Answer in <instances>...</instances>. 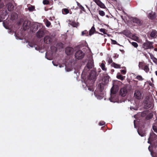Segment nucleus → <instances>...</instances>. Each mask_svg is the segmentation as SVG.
<instances>
[{"mask_svg": "<svg viewBox=\"0 0 157 157\" xmlns=\"http://www.w3.org/2000/svg\"><path fill=\"white\" fill-rule=\"evenodd\" d=\"M96 78V72L94 70H92L90 73L87 80L85 82L86 85L89 90L92 92L94 91L93 85Z\"/></svg>", "mask_w": 157, "mask_h": 157, "instance_id": "nucleus-1", "label": "nucleus"}, {"mask_svg": "<svg viewBox=\"0 0 157 157\" xmlns=\"http://www.w3.org/2000/svg\"><path fill=\"white\" fill-rule=\"evenodd\" d=\"M93 2H95L96 3H93L91 2L90 6V13L92 14V13H94L97 10V5H98L100 8L103 9H105L106 8V6L104 3H103L100 0H92Z\"/></svg>", "mask_w": 157, "mask_h": 157, "instance_id": "nucleus-2", "label": "nucleus"}, {"mask_svg": "<svg viewBox=\"0 0 157 157\" xmlns=\"http://www.w3.org/2000/svg\"><path fill=\"white\" fill-rule=\"evenodd\" d=\"M153 43L147 40V42L144 43L142 44V47L144 50H146L148 49H151L154 48L153 45Z\"/></svg>", "mask_w": 157, "mask_h": 157, "instance_id": "nucleus-3", "label": "nucleus"}, {"mask_svg": "<svg viewBox=\"0 0 157 157\" xmlns=\"http://www.w3.org/2000/svg\"><path fill=\"white\" fill-rule=\"evenodd\" d=\"M131 20L133 23L136 24V25L141 26L143 24V21L136 17H131Z\"/></svg>", "mask_w": 157, "mask_h": 157, "instance_id": "nucleus-4", "label": "nucleus"}, {"mask_svg": "<svg viewBox=\"0 0 157 157\" xmlns=\"http://www.w3.org/2000/svg\"><path fill=\"white\" fill-rule=\"evenodd\" d=\"M85 56V53L81 50L77 51L75 54V57L78 59H83Z\"/></svg>", "mask_w": 157, "mask_h": 157, "instance_id": "nucleus-5", "label": "nucleus"}, {"mask_svg": "<svg viewBox=\"0 0 157 157\" xmlns=\"http://www.w3.org/2000/svg\"><path fill=\"white\" fill-rule=\"evenodd\" d=\"M144 106L147 109L151 108L153 105V102L150 101L148 99L144 100Z\"/></svg>", "mask_w": 157, "mask_h": 157, "instance_id": "nucleus-6", "label": "nucleus"}, {"mask_svg": "<svg viewBox=\"0 0 157 157\" xmlns=\"http://www.w3.org/2000/svg\"><path fill=\"white\" fill-rule=\"evenodd\" d=\"M128 92L126 87H123L119 91V94L122 97H125Z\"/></svg>", "mask_w": 157, "mask_h": 157, "instance_id": "nucleus-7", "label": "nucleus"}, {"mask_svg": "<svg viewBox=\"0 0 157 157\" xmlns=\"http://www.w3.org/2000/svg\"><path fill=\"white\" fill-rule=\"evenodd\" d=\"M134 96L137 99H141L142 97L141 91L137 90H136L134 93Z\"/></svg>", "mask_w": 157, "mask_h": 157, "instance_id": "nucleus-8", "label": "nucleus"}, {"mask_svg": "<svg viewBox=\"0 0 157 157\" xmlns=\"http://www.w3.org/2000/svg\"><path fill=\"white\" fill-rule=\"evenodd\" d=\"M118 91V89L116 86H113L110 90L111 92V98H109L110 101H112L111 100V98H112L113 94H115L117 93Z\"/></svg>", "mask_w": 157, "mask_h": 157, "instance_id": "nucleus-9", "label": "nucleus"}, {"mask_svg": "<svg viewBox=\"0 0 157 157\" xmlns=\"http://www.w3.org/2000/svg\"><path fill=\"white\" fill-rule=\"evenodd\" d=\"M44 42L47 44H51L52 42V38L49 36H45L44 39Z\"/></svg>", "mask_w": 157, "mask_h": 157, "instance_id": "nucleus-10", "label": "nucleus"}, {"mask_svg": "<svg viewBox=\"0 0 157 157\" xmlns=\"http://www.w3.org/2000/svg\"><path fill=\"white\" fill-rule=\"evenodd\" d=\"M94 33H98L102 35H103V34L100 33L96 31L94 27V25L92 27L91 29H90V30L89 31V35L91 36Z\"/></svg>", "mask_w": 157, "mask_h": 157, "instance_id": "nucleus-11", "label": "nucleus"}, {"mask_svg": "<svg viewBox=\"0 0 157 157\" xmlns=\"http://www.w3.org/2000/svg\"><path fill=\"white\" fill-rule=\"evenodd\" d=\"M30 25V22L28 20H25L23 23V27L25 30L29 29Z\"/></svg>", "mask_w": 157, "mask_h": 157, "instance_id": "nucleus-12", "label": "nucleus"}, {"mask_svg": "<svg viewBox=\"0 0 157 157\" xmlns=\"http://www.w3.org/2000/svg\"><path fill=\"white\" fill-rule=\"evenodd\" d=\"M148 17L150 19H154L156 17L155 13L152 11L150 13H149L148 15Z\"/></svg>", "mask_w": 157, "mask_h": 157, "instance_id": "nucleus-13", "label": "nucleus"}, {"mask_svg": "<svg viewBox=\"0 0 157 157\" xmlns=\"http://www.w3.org/2000/svg\"><path fill=\"white\" fill-rule=\"evenodd\" d=\"M73 48L71 47H68L66 48L65 52L67 55H70L73 52Z\"/></svg>", "mask_w": 157, "mask_h": 157, "instance_id": "nucleus-14", "label": "nucleus"}, {"mask_svg": "<svg viewBox=\"0 0 157 157\" xmlns=\"http://www.w3.org/2000/svg\"><path fill=\"white\" fill-rule=\"evenodd\" d=\"M44 35V32L41 30H39L36 33V36L37 38H41Z\"/></svg>", "mask_w": 157, "mask_h": 157, "instance_id": "nucleus-15", "label": "nucleus"}, {"mask_svg": "<svg viewBox=\"0 0 157 157\" xmlns=\"http://www.w3.org/2000/svg\"><path fill=\"white\" fill-rule=\"evenodd\" d=\"M137 132L138 134L142 137L146 135L145 131L143 130L140 128H139Z\"/></svg>", "mask_w": 157, "mask_h": 157, "instance_id": "nucleus-16", "label": "nucleus"}, {"mask_svg": "<svg viewBox=\"0 0 157 157\" xmlns=\"http://www.w3.org/2000/svg\"><path fill=\"white\" fill-rule=\"evenodd\" d=\"M87 68L91 69L94 67V62L93 60H89L86 65Z\"/></svg>", "mask_w": 157, "mask_h": 157, "instance_id": "nucleus-17", "label": "nucleus"}, {"mask_svg": "<svg viewBox=\"0 0 157 157\" xmlns=\"http://www.w3.org/2000/svg\"><path fill=\"white\" fill-rule=\"evenodd\" d=\"M7 6H8V10L9 11H12L13 10L14 6L13 3L12 2H9Z\"/></svg>", "mask_w": 157, "mask_h": 157, "instance_id": "nucleus-18", "label": "nucleus"}, {"mask_svg": "<svg viewBox=\"0 0 157 157\" xmlns=\"http://www.w3.org/2000/svg\"><path fill=\"white\" fill-rule=\"evenodd\" d=\"M110 77L107 75L105 74L104 75L103 80L105 83H108Z\"/></svg>", "mask_w": 157, "mask_h": 157, "instance_id": "nucleus-19", "label": "nucleus"}, {"mask_svg": "<svg viewBox=\"0 0 157 157\" xmlns=\"http://www.w3.org/2000/svg\"><path fill=\"white\" fill-rule=\"evenodd\" d=\"M43 3L44 5H52L53 3V2L52 0H43Z\"/></svg>", "mask_w": 157, "mask_h": 157, "instance_id": "nucleus-20", "label": "nucleus"}, {"mask_svg": "<svg viewBox=\"0 0 157 157\" xmlns=\"http://www.w3.org/2000/svg\"><path fill=\"white\" fill-rule=\"evenodd\" d=\"M149 54L151 59L153 61L156 65H157V59L154 57V55L152 53H148Z\"/></svg>", "mask_w": 157, "mask_h": 157, "instance_id": "nucleus-21", "label": "nucleus"}, {"mask_svg": "<svg viewBox=\"0 0 157 157\" xmlns=\"http://www.w3.org/2000/svg\"><path fill=\"white\" fill-rule=\"evenodd\" d=\"M77 5L78 7V8L81 10L80 12L82 11L85 13L86 12V10L85 9L84 7L78 2H77Z\"/></svg>", "mask_w": 157, "mask_h": 157, "instance_id": "nucleus-22", "label": "nucleus"}, {"mask_svg": "<svg viewBox=\"0 0 157 157\" xmlns=\"http://www.w3.org/2000/svg\"><path fill=\"white\" fill-rule=\"evenodd\" d=\"M150 36L151 37H156L157 36V31L155 30H153L151 32Z\"/></svg>", "mask_w": 157, "mask_h": 157, "instance_id": "nucleus-23", "label": "nucleus"}, {"mask_svg": "<svg viewBox=\"0 0 157 157\" xmlns=\"http://www.w3.org/2000/svg\"><path fill=\"white\" fill-rule=\"evenodd\" d=\"M104 85L103 83H101L98 84V87L101 92L103 91L104 89Z\"/></svg>", "mask_w": 157, "mask_h": 157, "instance_id": "nucleus-24", "label": "nucleus"}, {"mask_svg": "<svg viewBox=\"0 0 157 157\" xmlns=\"http://www.w3.org/2000/svg\"><path fill=\"white\" fill-rule=\"evenodd\" d=\"M70 10L67 8H63L62 9V12L63 14H67L69 13Z\"/></svg>", "mask_w": 157, "mask_h": 157, "instance_id": "nucleus-25", "label": "nucleus"}, {"mask_svg": "<svg viewBox=\"0 0 157 157\" xmlns=\"http://www.w3.org/2000/svg\"><path fill=\"white\" fill-rule=\"evenodd\" d=\"M145 65H145L143 62H139L138 65L139 69L143 70L144 68V67L145 66Z\"/></svg>", "mask_w": 157, "mask_h": 157, "instance_id": "nucleus-26", "label": "nucleus"}, {"mask_svg": "<svg viewBox=\"0 0 157 157\" xmlns=\"http://www.w3.org/2000/svg\"><path fill=\"white\" fill-rule=\"evenodd\" d=\"M142 70H144L146 73H148L150 70L149 68V65H146L144 67V68Z\"/></svg>", "mask_w": 157, "mask_h": 157, "instance_id": "nucleus-27", "label": "nucleus"}, {"mask_svg": "<svg viewBox=\"0 0 157 157\" xmlns=\"http://www.w3.org/2000/svg\"><path fill=\"white\" fill-rule=\"evenodd\" d=\"M117 77L118 79H120L122 81L124 80V78H125V76H123L119 74L117 75Z\"/></svg>", "mask_w": 157, "mask_h": 157, "instance_id": "nucleus-28", "label": "nucleus"}, {"mask_svg": "<svg viewBox=\"0 0 157 157\" xmlns=\"http://www.w3.org/2000/svg\"><path fill=\"white\" fill-rule=\"evenodd\" d=\"M111 65L114 67L115 68H121V65L120 64H118L115 63L114 62H113Z\"/></svg>", "mask_w": 157, "mask_h": 157, "instance_id": "nucleus-29", "label": "nucleus"}, {"mask_svg": "<svg viewBox=\"0 0 157 157\" xmlns=\"http://www.w3.org/2000/svg\"><path fill=\"white\" fill-rule=\"evenodd\" d=\"M100 66L102 70L104 71H106L107 68L105 67V64L103 63V61L102 62V63H101Z\"/></svg>", "mask_w": 157, "mask_h": 157, "instance_id": "nucleus-30", "label": "nucleus"}, {"mask_svg": "<svg viewBox=\"0 0 157 157\" xmlns=\"http://www.w3.org/2000/svg\"><path fill=\"white\" fill-rule=\"evenodd\" d=\"M81 35L82 36H88V32L86 30H85L82 32Z\"/></svg>", "mask_w": 157, "mask_h": 157, "instance_id": "nucleus-31", "label": "nucleus"}, {"mask_svg": "<svg viewBox=\"0 0 157 157\" xmlns=\"http://www.w3.org/2000/svg\"><path fill=\"white\" fill-rule=\"evenodd\" d=\"M98 13L102 17L104 16L105 15V13L104 12V11L101 10H98Z\"/></svg>", "mask_w": 157, "mask_h": 157, "instance_id": "nucleus-32", "label": "nucleus"}, {"mask_svg": "<svg viewBox=\"0 0 157 157\" xmlns=\"http://www.w3.org/2000/svg\"><path fill=\"white\" fill-rule=\"evenodd\" d=\"M135 78L137 79L139 81H142L144 79V78H143L142 76L140 75H138Z\"/></svg>", "mask_w": 157, "mask_h": 157, "instance_id": "nucleus-33", "label": "nucleus"}, {"mask_svg": "<svg viewBox=\"0 0 157 157\" xmlns=\"http://www.w3.org/2000/svg\"><path fill=\"white\" fill-rule=\"evenodd\" d=\"M35 6H31L30 7H29L28 8L29 10L30 11H33L35 9Z\"/></svg>", "mask_w": 157, "mask_h": 157, "instance_id": "nucleus-34", "label": "nucleus"}, {"mask_svg": "<svg viewBox=\"0 0 157 157\" xmlns=\"http://www.w3.org/2000/svg\"><path fill=\"white\" fill-rule=\"evenodd\" d=\"M99 31L103 33L104 34H107V33L106 32V29H105L104 28H101L100 29Z\"/></svg>", "mask_w": 157, "mask_h": 157, "instance_id": "nucleus-35", "label": "nucleus"}, {"mask_svg": "<svg viewBox=\"0 0 157 157\" xmlns=\"http://www.w3.org/2000/svg\"><path fill=\"white\" fill-rule=\"evenodd\" d=\"M71 25L72 26L75 27H76L78 26L77 24L75 22H72L71 23Z\"/></svg>", "mask_w": 157, "mask_h": 157, "instance_id": "nucleus-36", "label": "nucleus"}, {"mask_svg": "<svg viewBox=\"0 0 157 157\" xmlns=\"http://www.w3.org/2000/svg\"><path fill=\"white\" fill-rule=\"evenodd\" d=\"M131 44L132 46H133L135 48H137L138 46V44L136 42H132L131 43Z\"/></svg>", "mask_w": 157, "mask_h": 157, "instance_id": "nucleus-37", "label": "nucleus"}, {"mask_svg": "<svg viewBox=\"0 0 157 157\" xmlns=\"http://www.w3.org/2000/svg\"><path fill=\"white\" fill-rule=\"evenodd\" d=\"M112 44H117L119 45H120L118 44L117 42L115 40H113L111 39Z\"/></svg>", "mask_w": 157, "mask_h": 157, "instance_id": "nucleus-38", "label": "nucleus"}, {"mask_svg": "<svg viewBox=\"0 0 157 157\" xmlns=\"http://www.w3.org/2000/svg\"><path fill=\"white\" fill-rule=\"evenodd\" d=\"M152 128L154 131L156 132H157V127L155 125L152 126Z\"/></svg>", "mask_w": 157, "mask_h": 157, "instance_id": "nucleus-39", "label": "nucleus"}, {"mask_svg": "<svg viewBox=\"0 0 157 157\" xmlns=\"http://www.w3.org/2000/svg\"><path fill=\"white\" fill-rule=\"evenodd\" d=\"M108 62L109 64L112 63L113 62L112 58H109L108 60Z\"/></svg>", "mask_w": 157, "mask_h": 157, "instance_id": "nucleus-40", "label": "nucleus"}, {"mask_svg": "<svg viewBox=\"0 0 157 157\" xmlns=\"http://www.w3.org/2000/svg\"><path fill=\"white\" fill-rule=\"evenodd\" d=\"M120 71L121 73L123 75H125L126 73V71L125 70H121Z\"/></svg>", "mask_w": 157, "mask_h": 157, "instance_id": "nucleus-41", "label": "nucleus"}, {"mask_svg": "<svg viewBox=\"0 0 157 157\" xmlns=\"http://www.w3.org/2000/svg\"><path fill=\"white\" fill-rule=\"evenodd\" d=\"M155 135V133H154L153 132H152L151 133L150 136L149 137H151V139H152L153 137Z\"/></svg>", "mask_w": 157, "mask_h": 157, "instance_id": "nucleus-42", "label": "nucleus"}, {"mask_svg": "<svg viewBox=\"0 0 157 157\" xmlns=\"http://www.w3.org/2000/svg\"><path fill=\"white\" fill-rule=\"evenodd\" d=\"M51 23L49 21H47L46 23V25L47 27H49L51 25Z\"/></svg>", "mask_w": 157, "mask_h": 157, "instance_id": "nucleus-43", "label": "nucleus"}, {"mask_svg": "<svg viewBox=\"0 0 157 157\" xmlns=\"http://www.w3.org/2000/svg\"><path fill=\"white\" fill-rule=\"evenodd\" d=\"M105 122L104 121H101L99 122V125L100 126H102L105 125Z\"/></svg>", "mask_w": 157, "mask_h": 157, "instance_id": "nucleus-44", "label": "nucleus"}, {"mask_svg": "<svg viewBox=\"0 0 157 157\" xmlns=\"http://www.w3.org/2000/svg\"><path fill=\"white\" fill-rule=\"evenodd\" d=\"M28 44L31 47H33L34 46L33 44H32L31 43L29 42Z\"/></svg>", "mask_w": 157, "mask_h": 157, "instance_id": "nucleus-45", "label": "nucleus"}, {"mask_svg": "<svg viewBox=\"0 0 157 157\" xmlns=\"http://www.w3.org/2000/svg\"><path fill=\"white\" fill-rule=\"evenodd\" d=\"M150 140H152L151 139V137H149L148 139V141L147 142L148 143L150 144H151V143L150 141Z\"/></svg>", "mask_w": 157, "mask_h": 157, "instance_id": "nucleus-46", "label": "nucleus"}, {"mask_svg": "<svg viewBox=\"0 0 157 157\" xmlns=\"http://www.w3.org/2000/svg\"><path fill=\"white\" fill-rule=\"evenodd\" d=\"M57 46L59 45V46H60L61 47H62L63 46V44L62 43H60L58 44H57Z\"/></svg>", "mask_w": 157, "mask_h": 157, "instance_id": "nucleus-47", "label": "nucleus"}, {"mask_svg": "<svg viewBox=\"0 0 157 157\" xmlns=\"http://www.w3.org/2000/svg\"><path fill=\"white\" fill-rule=\"evenodd\" d=\"M85 6H86V8L88 9L89 11H90V7H89L87 5H85Z\"/></svg>", "mask_w": 157, "mask_h": 157, "instance_id": "nucleus-48", "label": "nucleus"}, {"mask_svg": "<svg viewBox=\"0 0 157 157\" xmlns=\"http://www.w3.org/2000/svg\"><path fill=\"white\" fill-rule=\"evenodd\" d=\"M4 15H5V16H6V14H7V11H5V13H4Z\"/></svg>", "mask_w": 157, "mask_h": 157, "instance_id": "nucleus-49", "label": "nucleus"}, {"mask_svg": "<svg viewBox=\"0 0 157 157\" xmlns=\"http://www.w3.org/2000/svg\"><path fill=\"white\" fill-rule=\"evenodd\" d=\"M2 17H0V22H2Z\"/></svg>", "mask_w": 157, "mask_h": 157, "instance_id": "nucleus-50", "label": "nucleus"}, {"mask_svg": "<svg viewBox=\"0 0 157 157\" xmlns=\"http://www.w3.org/2000/svg\"><path fill=\"white\" fill-rule=\"evenodd\" d=\"M154 50L155 51L157 52V48H155L154 49Z\"/></svg>", "mask_w": 157, "mask_h": 157, "instance_id": "nucleus-51", "label": "nucleus"}, {"mask_svg": "<svg viewBox=\"0 0 157 157\" xmlns=\"http://www.w3.org/2000/svg\"><path fill=\"white\" fill-rule=\"evenodd\" d=\"M52 63H53V65H54V66H57V64H54V63H53V61L52 62Z\"/></svg>", "mask_w": 157, "mask_h": 157, "instance_id": "nucleus-52", "label": "nucleus"}, {"mask_svg": "<svg viewBox=\"0 0 157 157\" xmlns=\"http://www.w3.org/2000/svg\"><path fill=\"white\" fill-rule=\"evenodd\" d=\"M17 15V14L16 13H14L13 14H12V16H11L12 17L13 16L12 15Z\"/></svg>", "mask_w": 157, "mask_h": 157, "instance_id": "nucleus-53", "label": "nucleus"}, {"mask_svg": "<svg viewBox=\"0 0 157 157\" xmlns=\"http://www.w3.org/2000/svg\"><path fill=\"white\" fill-rule=\"evenodd\" d=\"M155 74L157 76V71H155Z\"/></svg>", "mask_w": 157, "mask_h": 157, "instance_id": "nucleus-54", "label": "nucleus"}, {"mask_svg": "<svg viewBox=\"0 0 157 157\" xmlns=\"http://www.w3.org/2000/svg\"><path fill=\"white\" fill-rule=\"evenodd\" d=\"M114 69H112V70H111V71H112V72H114Z\"/></svg>", "mask_w": 157, "mask_h": 157, "instance_id": "nucleus-55", "label": "nucleus"}, {"mask_svg": "<svg viewBox=\"0 0 157 157\" xmlns=\"http://www.w3.org/2000/svg\"><path fill=\"white\" fill-rule=\"evenodd\" d=\"M135 120H134V126H135Z\"/></svg>", "mask_w": 157, "mask_h": 157, "instance_id": "nucleus-56", "label": "nucleus"}, {"mask_svg": "<svg viewBox=\"0 0 157 157\" xmlns=\"http://www.w3.org/2000/svg\"><path fill=\"white\" fill-rule=\"evenodd\" d=\"M111 0L113 1H116V2L117 1L116 0Z\"/></svg>", "mask_w": 157, "mask_h": 157, "instance_id": "nucleus-57", "label": "nucleus"}, {"mask_svg": "<svg viewBox=\"0 0 157 157\" xmlns=\"http://www.w3.org/2000/svg\"><path fill=\"white\" fill-rule=\"evenodd\" d=\"M120 51H121V52H122V51H123V50H120Z\"/></svg>", "mask_w": 157, "mask_h": 157, "instance_id": "nucleus-58", "label": "nucleus"}, {"mask_svg": "<svg viewBox=\"0 0 157 157\" xmlns=\"http://www.w3.org/2000/svg\"><path fill=\"white\" fill-rule=\"evenodd\" d=\"M149 147H150V146H149V147H148L149 150H150V149H149Z\"/></svg>", "mask_w": 157, "mask_h": 157, "instance_id": "nucleus-59", "label": "nucleus"}, {"mask_svg": "<svg viewBox=\"0 0 157 157\" xmlns=\"http://www.w3.org/2000/svg\"><path fill=\"white\" fill-rule=\"evenodd\" d=\"M71 13H72V12H71V13H70V14H71Z\"/></svg>", "mask_w": 157, "mask_h": 157, "instance_id": "nucleus-60", "label": "nucleus"}, {"mask_svg": "<svg viewBox=\"0 0 157 157\" xmlns=\"http://www.w3.org/2000/svg\"><path fill=\"white\" fill-rule=\"evenodd\" d=\"M45 11H47V10H45Z\"/></svg>", "mask_w": 157, "mask_h": 157, "instance_id": "nucleus-61", "label": "nucleus"}, {"mask_svg": "<svg viewBox=\"0 0 157 157\" xmlns=\"http://www.w3.org/2000/svg\"><path fill=\"white\" fill-rule=\"evenodd\" d=\"M47 59H48V60H49V59H48V58H47Z\"/></svg>", "mask_w": 157, "mask_h": 157, "instance_id": "nucleus-62", "label": "nucleus"}, {"mask_svg": "<svg viewBox=\"0 0 157 157\" xmlns=\"http://www.w3.org/2000/svg\"><path fill=\"white\" fill-rule=\"evenodd\" d=\"M47 59H48V60H49V59H48V58H47Z\"/></svg>", "mask_w": 157, "mask_h": 157, "instance_id": "nucleus-63", "label": "nucleus"}, {"mask_svg": "<svg viewBox=\"0 0 157 157\" xmlns=\"http://www.w3.org/2000/svg\"><path fill=\"white\" fill-rule=\"evenodd\" d=\"M47 59H48V60H49V59H48V58H47Z\"/></svg>", "mask_w": 157, "mask_h": 157, "instance_id": "nucleus-64", "label": "nucleus"}]
</instances>
